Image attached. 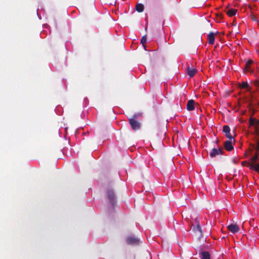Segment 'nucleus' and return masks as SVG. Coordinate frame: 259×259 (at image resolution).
Segmentation results:
<instances>
[{
    "instance_id": "obj_1",
    "label": "nucleus",
    "mask_w": 259,
    "mask_h": 259,
    "mask_svg": "<svg viewBox=\"0 0 259 259\" xmlns=\"http://www.w3.org/2000/svg\"><path fill=\"white\" fill-rule=\"evenodd\" d=\"M106 197L112 205L115 204L116 200V196L112 189L109 188L107 190Z\"/></svg>"
},
{
    "instance_id": "obj_2",
    "label": "nucleus",
    "mask_w": 259,
    "mask_h": 259,
    "mask_svg": "<svg viewBox=\"0 0 259 259\" xmlns=\"http://www.w3.org/2000/svg\"><path fill=\"white\" fill-rule=\"evenodd\" d=\"M224 151L222 148L219 147L217 148H213L209 152V156L211 158L215 157L219 155H223Z\"/></svg>"
},
{
    "instance_id": "obj_3",
    "label": "nucleus",
    "mask_w": 259,
    "mask_h": 259,
    "mask_svg": "<svg viewBox=\"0 0 259 259\" xmlns=\"http://www.w3.org/2000/svg\"><path fill=\"white\" fill-rule=\"evenodd\" d=\"M129 123L132 128L134 131H137L140 128L141 124L140 122L135 118L129 119Z\"/></svg>"
},
{
    "instance_id": "obj_4",
    "label": "nucleus",
    "mask_w": 259,
    "mask_h": 259,
    "mask_svg": "<svg viewBox=\"0 0 259 259\" xmlns=\"http://www.w3.org/2000/svg\"><path fill=\"white\" fill-rule=\"evenodd\" d=\"M223 132L225 134L226 137L228 139H229L230 140H234V138L233 137V136L231 135V134L230 133V128L228 125H225L223 126Z\"/></svg>"
},
{
    "instance_id": "obj_5",
    "label": "nucleus",
    "mask_w": 259,
    "mask_h": 259,
    "mask_svg": "<svg viewBox=\"0 0 259 259\" xmlns=\"http://www.w3.org/2000/svg\"><path fill=\"white\" fill-rule=\"evenodd\" d=\"M192 230L196 234L198 238H200L203 236L201 228L198 224L196 226L193 227Z\"/></svg>"
},
{
    "instance_id": "obj_6",
    "label": "nucleus",
    "mask_w": 259,
    "mask_h": 259,
    "mask_svg": "<svg viewBox=\"0 0 259 259\" xmlns=\"http://www.w3.org/2000/svg\"><path fill=\"white\" fill-rule=\"evenodd\" d=\"M126 240L127 243L130 245H138L140 242L139 239L132 236L127 237Z\"/></svg>"
},
{
    "instance_id": "obj_7",
    "label": "nucleus",
    "mask_w": 259,
    "mask_h": 259,
    "mask_svg": "<svg viewBox=\"0 0 259 259\" xmlns=\"http://www.w3.org/2000/svg\"><path fill=\"white\" fill-rule=\"evenodd\" d=\"M228 229L232 233H235L239 231V227L236 224H231L227 226Z\"/></svg>"
},
{
    "instance_id": "obj_8",
    "label": "nucleus",
    "mask_w": 259,
    "mask_h": 259,
    "mask_svg": "<svg viewBox=\"0 0 259 259\" xmlns=\"http://www.w3.org/2000/svg\"><path fill=\"white\" fill-rule=\"evenodd\" d=\"M232 140H229L224 142V146L225 149L228 151H231L234 148L232 145Z\"/></svg>"
},
{
    "instance_id": "obj_9",
    "label": "nucleus",
    "mask_w": 259,
    "mask_h": 259,
    "mask_svg": "<svg viewBox=\"0 0 259 259\" xmlns=\"http://www.w3.org/2000/svg\"><path fill=\"white\" fill-rule=\"evenodd\" d=\"M186 70L187 74L191 77H193L197 72L196 69L190 67L189 66H187Z\"/></svg>"
},
{
    "instance_id": "obj_10",
    "label": "nucleus",
    "mask_w": 259,
    "mask_h": 259,
    "mask_svg": "<svg viewBox=\"0 0 259 259\" xmlns=\"http://www.w3.org/2000/svg\"><path fill=\"white\" fill-rule=\"evenodd\" d=\"M187 109L188 111H193L195 109V101L191 99L189 100L187 104Z\"/></svg>"
},
{
    "instance_id": "obj_11",
    "label": "nucleus",
    "mask_w": 259,
    "mask_h": 259,
    "mask_svg": "<svg viewBox=\"0 0 259 259\" xmlns=\"http://www.w3.org/2000/svg\"><path fill=\"white\" fill-rule=\"evenodd\" d=\"M208 44L213 45L214 43L215 37L214 33L213 32H210L207 36Z\"/></svg>"
},
{
    "instance_id": "obj_12",
    "label": "nucleus",
    "mask_w": 259,
    "mask_h": 259,
    "mask_svg": "<svg viewBox=\"0 0 259 259\" xmlns=\"http://www.w3.org/2000/svg\"><path fill=\"white\" fill-rule=\"evenodd\" d=\"M248 167L259 172V164L248 163Z\"/></svg>"
},
{
    "instance_id": "obj_13",
    "label": "nucleus",
    "mask_w": 259,
    "mask_h": 259,
    "mask_svg": "<svg viewBox=\"0 0 259 259\" xmlns=\"http://www.w3.org/2000/svg\"><path fill=\"white\" fill-rule=\"evenodd\" d=\"M239 87L240 89H246L248 91L250 90V87L247 82L243 81L241 83L239 84Z\"/></svg>"
},
{
    "instance_id": "obj_14",
    "label": "nucleus",
    "mask_w": 259,
    "mask_h": 259,
    "mask_svg": "<svg viewBox=\"0 0 259 259\" xmlns=\"http://www.w3.org/2000/svg\"><path fill=\"white\" fill-rule=\"evenodd\" d=\"M200 254L201 255V259H210V254L208 251H202Z\"/></svg>"
},
{
    "instance_id": "obj_15",
    "label": "nucleus",
    "mask_w": 259,
    "mask_h": 259,
    "mask_svg": "<svg viewBox=\"0 0 259 259\" xmlns=\"http://www.w3.org/2000/svg\"><path fill=\"white\" fill-rule=\"evenodd\" d=\"M144 7L142 4H138L136 6V10L138 12H142L144 10Z\"/></svg>"
},
{
    "instance_id": "obj_16",
    "label": "nucleus",
    "mask_w": 259,
    "mask_h": 259,
    "mask_svg": "<svg viewBox=\"0 0 259 259\" xmlns=\"http://www.w3.org/2000/svg\"><path fill=\"white\" fill-rule=\"evenodd\" d=\"M237 10L234 9H230L227 11V14L229 16L232 17L236 15Z\"/></svg>"
},
{
    "instance_id": "obj_17",
    "label": "nucleus",
    "mask_w": 259,
    "mask_h": 259,
    "mask_svg": "<svg viewBox=\"0 0 259 259\" xmlns=\"http://www.w3.org/2000/svg\"><path fill=\"white\" fill-rule=\"evenodd\" d=\"M255 142H256L255 144H251V146L255 150L259 151V140L256 139Z\"/></svg>"
},
{
    "instance_id": "obj_18",
    "label": "nucleus",
    "mask_w": 259,
    "mask_h": 259,
    "mask_svg": "<svg viewBox=\"0 0 259 259\" xmlns=\"http://www.w3.org/2000/svg\"><path fill=\"white\" fill-rule=\"evenodd\" d=\"M147 41V37L146 35L142 36L141 39V43L143 45L145 50H146V46L145 44L146 43Z\"/></svg>"
},
{
    "instance_id": "obj_19",
    "label": "nucleus",
    "mask_w": 259,
    "mask_h": 259,
    "mask_svg": "<svg viewBox=\"0 0 259 259\" xmlns=\"http://www.w3.org/2000/svg\"><path fill=\"white\" fill-rule=\"evenodd\" d=\"M253 84L255 85L258 89H259V78L255 80L253 82Z\"/></svg>"
},
{
    "instance_id": "obj_20",
    "label": "nucleus",
    "mask_w": 259,
    "mask_h": 259,
    "mask_svg": "<svg viewBox=\"0 0 259 259\" xmlns=\"http://www.w3.org/2000/svg\"><path fill=\"white\" fill-rule=\"evenodd\" d=\"M257 159H258V158L256 157V155H254L250 159V160H251V161L253 162V164L256 162V161Z\"/></svg>"
},
{
    "instance_id": "obj_21",
    "label": "nucleus",
    "mask_w": 259,
    "mask_h": 259,
    "mask_svg": "<svg viewBox=\"0 0 259 259\" xmlns=\"http://www.w3.org/2000/svg\"><path fill=\"white\" fill-rule=\"evenodd\" d=\"M217 18L218 19V21H221L223 19V15L221 13L217 14Z\"/></svg>"
},
{
    "instance_id": "obj_22",
    "label": "nucleus",
    "mask_w": 259,
    "mask_h": 259,
    "mask_svg": "<svg viewBox=\"0 0 259 259\" xmlns=\"http://www.w3.org/2000/svg\"><path fill=\"white\" fill-rule=\"evenodd\" d=\"M244 70L245 71H247V72L250 71V65H247V64H245Z\"/></svg>"
},
{
    "instance_id": "obj_23",
    "label": "nucleus",
    "mask_w": 259,
    "mask_h": 259,
    "mask_svg": "<svg viewBox=\"0 0 259 259\" xmlns=\"http://www.w3.org/2000/svg\"><path fill=\"white\" fill-rule=\"evenodd\" d=\"M249 122L250 125H253L255 123V120L254 119L251 117L249 118Z\"/></svg>"
},
{
    "instance_id": "obj_24",
    "label": "nucleus",
    "mask_w": 259,
    "mask_h": 259,
    "mask_svg": "<svg viewBox=\"0 0 259 259\" xmlns=\"http://www.w3.org/2000/svg\"><path fill=\"white\" fill-rule=\"evenodd\" d=\"M253 63V61L251 60H248L246 62V64H247V65H251Z\"/></svg>"
},
{
    "instance_id": "obj_25",
    "label": "nucleus",
    "mask_w": 259,
    "mask_h": 259,
    "mask_svg": "<svg viewBox=\"0 0 259 259\" xmlns=\"http://www.w3.org/2000/svg\"><path fill=\"white\" fill-rule=\"evenodd\" d=\"M248 163H250L249 162H247L246 161H242V165H244L245 164H246L248 167Z\"/></svg>"
},
{
    "instance_id": "obj_26",
    "label": "nucleus",
    "mask_w": 259,
    "mask_h": 259,
    "mask_svg": "<svg viewBox=\"0 0 259 259\" xmlns=\"http://www.w3.org/2000/svg\"><path fill=\"white\" fill-rule=\"evenodd\" d=\"M258 151H255V153H254V155H256V157L258 158Z\"/></svg>"
},
{
    "instance_id": "obj_27",
    "label": "nucleus",
    "mask_w": 259,
    "mask_h": 259,
    "mask_svg": "<svg viewBox=\"0 0 259 259\" xmlns=\"http://www.w3.org/2000/svg\"><path fill=\"white\" fill-rule=\"evenodd\" d=\"M256 134L259 137V130L258 129L256 130Z\"/></svg>"
},
{
    "instance_id": "obj_28",
    "label": "nucleus",
    "mask_w": 259,
    "mask_h": 259,
    "mask_svg": "<svg viewBox=\"0 0 259 259\" xmlns=\"http://www.w3.org/2000/svg\"><path fill=\"white\" fill-rule=\"evenodd\" d=\"M252 19H253L254 21H255V19L254 18H252Z\"/></svg>"
}]
</instances>
